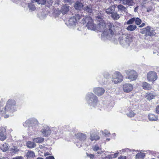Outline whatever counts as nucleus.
<instances>
[{"instance_id":"nucleus-49","label":"nucleus","mask_w":159,"mask_h":159,"mask_svg":"<svg viewBox=\"0 0 159 159\" xmlns=\"http://www.w3.org/2000/svg\"><path fill=\"white\" fill-rule=\"evenodd\" d=\"M46 159H54V158L52 156H50L46 157Z\"/></svg>"},{"instance_id":"nucleus-21","label":"nucleus","mask_w":159,"mask_h":159,"mask_svg":"<svg viewBox=\"0 0 159 159\" xmlns=\"http://www.w3.org/2000/svg\"><path fill=\"white\" fill-rule=\"evenodd\" d=\"M35 155L34 152L32 151H29L27 152L25 156L28 159H31L35 157Z\"/></svg>"},{"instance_id":"nucleus-51","label":"nucleus","mask_w":159,"mask_h":159,"mask_svg":"<svg viewBox=\"0 0 159 159\" xmlns=\"http://www.w3.org/2000/svg\"><path fill=\"white\" fill-rule=\"evenodd\" d=\"M145 25V24L144 23H142V24L140 25H139V27H140V28H142V27H144Z\"/></svg>"},{"instance_id":"nucleus-29","label":"nucleus","mask_w":159,"mask_h":159,"mask_svg":"<svg viewBox=\"0 0 159 159\" xmlns=\"http://www.w3.org/2000/svg\"><path fill=\"white\" fill-rule=\"evenodd\" d=\"M137 28V26L134 25H130L126 28L127 30L128 31H134Z\"/></svg>"},{"instance_id":"nucleus-37","label":"nucleus","mask_w":159,"mask_h":159,"mask_svg":"<svg viewBox=\"0 0 159 159\" xmlns=\"http://www.w3.org/2000/svg\"><path fill=\"white\" fill-rule=\"evenodd\" d=\"M135 21V17L132 18L126 22L127 25H130L134 23Z\"/></svg>"},{"instance_id":"nucleus-35","label":"nucleus","mask_w":159,"mask_h":159,"mask_svg":"<svg viewBox=\"0 0 159 159\" xmlns=\"http://www.w3.org/2000/svg\"><path fill=\"white\" fill-rule=\"evenodd\" d=\"M145 156V154L143 153H138L136 156V158H141L144 157Z\"/></svg>"},{"instance_id":"nucleus-24","label":"nucleus","mask_w":159,"mask_h":159,"mask_svg":"<svg viewBox=\"0 0 159 159\" xmlns=\"http://www.w3.org/2000/svg\"><path fill=\"white\" fill-rule=\"evenodd\" d=\"M100 137L96 134H90V139L92 141H97L99 139Z\"/></svg>"},{"instance_id":"nucleus-54","label":"nucleus","mask_w":159,"mask_h":159,"mask_svg":"<svg viewBox=\"0 0 159 159\" xmlns=\"http://www.w3.org/2000/svg\"><path fill=\"white\" fill-rule=\"evenodd\" d=\"M138 7H136L134 9V11L135 12H136L137 11V10L138 9Z\"/></svg>"},{"instance_id":"nucleus-4","label":"nucleus","mask_w":159,"mask_h":159,"mask_svg":"<svg viewBox=\"0 0 159 159\" xmlns=\"http://www.w3.org/2000/svg\"><path fill=\"white\" fill-rule=\"evenodd\" d=\"M38 122L35 119H30L23 123V125L26 127H28L30 131L34 133L38 131Z\"/></svg>"},{"instance_id":"nucleus-17","label":"nucleus","mask_w":159,"mask_h":159,"mask_svg":"<svg viewBox=\"0 0 159 159\" xmlns=\"http://www.w3.org/2000/svg\"><path fill=\"white\" fill-rule=\"evenodd\" d=\"M75 137L79 140L81 141H84L86 138L87 136L85 134L81 133H79L75 134Z\"/></svg>"},{"instance_id":"nucleus-7","label":"nucleus","mask_w":159,"mask_h":159,"mask_svg":"<svg viewBox=\"0 0 159 159\" xmlns=\"http://www.w3.org/2000/svg\"><path fill=\"white\" fill-rule=\"evenodd\" d=\"M150 26H148L146 28L140 29V32L142 34H145L146 36H153L155 35L156 33L154 30H151Z\"/></svg>"},{"instance_id":"nucleus-15","label":"nucleus","mask_w":159,"mask_h":159,"mask_svg":"<svg viewBox=\"0 0 159 159\" xmlns=\"http://www.w3.org/2000/svg\"><path fill=\"white\" fill-rule=\"evenodd\" d=\"M133 85L129 84H126L123 85V89L125 92L129 93L132 90Z\"/></svg>"},{"instance_id":"nucleus-8","label":"nucleus","mask_w":159,"mask_h":159,"mask_svg":"<svg viewBox=\"0 0 159 159\" xmlns=\"http://www.w3.org/2000/svg\"><path fill=\"white\" fill-rule=\"evenodd\" d=\"M123 76L121 73L118 72H115L113 75L112 81L115 84L121 82L123 80Z\"/></svg>"},{"instance_id":"nucleus-23","label":"nucleus","mask_w":159,"mask_h":159,"mask_svg":"<svg viewBox=\"0 0 159 159\" xmlns=\"http://www.w3.org/2000/svg\"><path fill=\"white\" fill-rule=\"evenodd\" d=\"M142 87L145 90H150L152 89L151 85L147 82H143L142 83Z\"/></svg>"},{"instance_id":"nucleus-45","label":"nucleus","mask_w":159,"mask_h":159,"mask_svg":"<svg viewBox=\"0 0 159 159\" xmlns=\"http://www.w3.org/2000/svg\"><path fill=\"white\" fill-rule=\"evenodd\" d=\"M156 112L159 114V105H158L156 108Z\"/></svg>"},{"instance_id":"nucleus-1","label":"nucleus","mask_w":159,"mask_h":159,"mask_svg":"<svg viewBox=\"0 0 159 159\" xmlns=\"http://www.w3.org/2000/svg\"><path fill=\"white\" fill-rule=\"evenodd\" d=\"M97 20L99 22L97 29L98 31L103 32L102 35L105 36L107 39H110L114 35L115 28L112 23L108 24L107 26L101 16L98 15L96 17Z\"/></svg>"},{"instance_id":"nucleus-20","label":"nucleus","mask_w":159,"mask_h":159,"mask_svg":"<svg viewBox=\"0 0 159 159\" xmlns=\"http://www.w3.org/2000/svg\"><path fill=\"white\" fill-rule=\"evenodd\" d=\"M121 16V14H118L116 11L111 15L112 19L115 20H118Z\"/></svg>"},{"instance_id":"nucleus-31","label":"nucleus","mask_w":159,"mask_h":159,"mask_svg":"<svg viewBox=\"0 0 159 159\" xmlns=\"http://www.w3.org/2000/svg\"><path fill=\"white\" fill-rule=\"evenodd\" d=\"M1 149L3 152H6L8 149V144L6 143H4L1 147Z\"/></svg>"},{"instance_id":"nucleus-59","label":"nucleus","mask_w":159,"mask_h":159,"mask_svg":"<svg viewBox=\"0 0 159 159\" xmlns=\"http://www.w3.org/2000/svg\"><path fill=\"white\" fill-rule=\"evenodd\" d=\"M110 140V139H108V138H107V140H108V141H109Z\"/></svg>"},{"instance_id":"nucleus-18","label":"nucleus","mask_w":159,"mask_h":159,"mask_svg":"<svg viewBox=\"0 0 159 159\" xmlns=\"http://www.w3.org/2000/svg\"><path fill=\"white\" fill-rule=\"evenodd\" d=\"M116 5H112L109 7L105 10V11L108 14L111 15L114 13L115 11V8Z\"/></svg>"},{"instance_id":"nucleus-44","label":"nucleus","mask_w":159,"mask_h":159,"mask_svg":"<svg viewBox=\"0 0 159 159\" xmlns=\"http://www.w3.org/2000/svg\"><path fill=\"white\" fill-rule=\"evenodd\" d=\"M12 159H23V158L22 156H18L13 157Z\"/></svg>"},{"instance_id":"nucleus-60","label":"nucleus","mask_w":159,"mask_h":159,"mask_svg":"<svg viewBox=\"0 0 159 159\" xmlns=\"http://www.w3.org/2000/svg\"><path fill=\"white\" fill-rule=\"evenodd\" d=\"M147 11L148 12H150V10H147Z\"/></svg>"},{"instance_id":"nucleus-2","label":"nucleus","mask_w":159,"mask_h":159,"mask_svg":"<svg viewBox=\"0 0 159 159\" xmlns=\"http://www.w3.org/2000/svg\"><path fill=\"white\" fill-rule=\"evenodd\" d=\"M114 36L111 38L110 40L113 41H115L118 38L120 44L123 47L127 48L130 45L132 41V38L129 35L126 34H123L120 35H116L114 33Z\"/></svg>"},{"instance_id":"nucleus-14","label":"nucleus","mask_w":159,"mask_h":159,"mask_svg":"<svg viewBox=\"0 0 159 159\" xmlns=\"http://www.w3.org/2000/svg\"><path fill=\"white\" fill-rule=\"evenodd\" d=\"M6 129L5 128H0V140L3 141L7 138Z\"/></svg>"},{"instance_id":"nucleus-47","label":"nucleus","mask_w":159,"mask_h":159,"mask_svg":"<svg viewBox=\"0 0 159 159\" xmlns=\"http://www.w3.org/2000/svg\"><path fill=\"white\" fill-rule=\"evenodd\" d=\"M46 2L48 3L49 5H52L53 3V1L52 0H46Z\"/></svg>"},{"instance_id":"nucleus-50","label":"nucleus","mask_w":159,"mask_h":159,"mask_svg":"<svg viewBox=\"0 0 159 159\" xmlns=\"http://www.w3.org/2000/svg\"><path fill=\"white\" fill-rule=\"evenodd\" d=\"M126 157L125 156H121L118 158V159H125Z\"/></svg>"},{"instance_id":"nucleus-13","label":"nucleus","mask_w":159,"mask_h":159,"mask_svg":"<svg viewBox=\"0 0 159 159\" xmlns=\"http://www.w3.org/2000/svg\"><path fill=\"white\" fill-rule=\"evenodd\" d=\"M64 2L66 4L65 5H63L61 8V11L62 14H66L69 11V6L67 4V3H69L70 0H64Z\"/></svg>"},{"instance_id":"nucleus-52","label":"nucleus","mask_w":159,"mask_h":159,"mask_svg":"<svg viewBox=\"0 0 159 159\" xmlns=\"http://www.w3.org/2000/svg\"><path fill=\"white\" fill-rule=\"evenodd\" d=\"M118 153H119V152H117V153H115L114 154V157H113L114 158H116L117 157L118 155Z\"/></svg>"},{"instance_id":"nucleus-28","label":"nucleus","mask_w":159,"mask_h":159,"mask_svg":"<svg viewBox=\"0 0 159 159\" xmlns=\"http://www.w3.org/2000/svg\"><path fill=\"white\" fill-rule=\"evenodd\" d=\"M118 8V11H120L121 12H125L126 11V9L125 7L123 6L122 5L120 4L117 6Z\"/></svg>"},{"instance_id":"nucleus-6","label":"nucleus","mask_w":159,"mask_h":159,"mask_svg":"<svg viewBox=\"0 0 159 159\" xmlns=\"http://www.w3.org/2000/svg\"><path fill=\"white\" fill-rule=\"evenodd\" d=\"M85 23L86 26L89 29L94 30L96 29V25L93 23V20L90 16H87L83 18Z\"/></svg>"},{"instance_id":"nucleus-53","label":"nucleus","mask_w":159,"mask_h":159,"mask_svg":"<svg viewBox=\"0 0 159 159\" xmlns=\"http://www.w3.org/2000/svg\"><path fill=\"white\" fill-rule=\"evenodd\" d=\"M0 159H9L7 156H5V157H2L0 158Z\"/></svg>"},{"instance_id":"nucleus-42","label":"nucleus","mask_w":159,"mask_h":159,"mask_svg":"<svg viewBox=\"0 0 159 159\" xmlns=\"http://www.w3.org/2000/svg\"><path fill=\"white\" fill-rule=\"evenodd\" d=\"M127 115L128 116L131 117L134 116V113L133 111H130L129 113L127 114Z\"/></svg>"},{"instance_id":"nucleus-30","label":"nucleus","mask_w":159,"mask_h":159,"mask_svg":"<svg viewBox=\"0 0 159 159\" xmlns=\"http://www.w3.org/2000/svg\"><path fill=\"white\" fill-rule=\"evenodd\" d=\"M44 140V139L41 137H38L34 138L33 139V141L34 142L37 143H41L43 142Z\"/></svg>"},{"instance_id":"nucleus-58","label":"nucleus","mask_w":159,"mask_h":159,"mask_svg":"<svg viewBox=\"0 0 159 159\" xmlns=\"http://www.w3.org/2000/svg\"><path fill=\"white\" fill-rule=\"evenodd\" d=\"M48 155V154L47 153V152L44 154V155L45 156H46V155Z\"/></svg>"},{"instance_id":"nucleus-38","label":"nucleus","mask_w":159,"mask_h":159,"mask_svg":"<svg viewBox=\"0 0 159 159\" xmlns=\"http://www.w3.org/2000/svg\"><path fill=\"white\" fill-rule=\"evenodd\" d=\"M103 75L104 78L106 79H109L110 78V75L108 72H104L103 74Z\"/></svg>"},{"instance_id":"nucleus-11","label":"nucleus","mask_w":159,"mask_h":159,"mask_svg":"<svg viewBox=\"0 0 159 159\" xmlns=\"http://www.w3.org/2000/svg\"><path fill=\"white\" fill-rule=\"evenodd\" d=\"M147 78L149 81H154L157 79V74L154 71H150L147 74Z\"/></svg>"},{"instance_id":"nucleus-40","label":"nucleus","mask_w":159,"mask_h":159,"mask_svg":"<svg viewBox=\"0 0 159 159\" xmlns=\"http://www.w3.org/2000/svg\"><path fill=\"white\" fill-rule=\"evenodd\" d=\"M86 155L88 157H89L90 159H94L95 155L93 154L86 153Z\"/></svg>"},{"instance_id":"nucleus-19","label":"nucleus","mask_w":159,"mask_h":159,"mask_svg":"<svg viewBox=\"0 0 159 159\" xmlns=\"http://www.w3.org/2000/svg\"><path fill=\"white\" fill-rule=\"evenodd\" d=\"M92 8V7L91 5H88L84 7V10L85 12L87 13L88 14H90L92 13L93 12Z\"/></svg>"},{"instance_id":"nucleus-33","label":"nucleus","mask_w":159,"mask_h":159,"mask_svg":"<svg viewBox=\"0 0 159 159\" xmlns=\"http://www.w3.org/2000/svg\"><path fill=\"white\" fill-rule=\"evenodd\" d=\"M135 24L139 25L142 23V20L138 17H135Z\"/></svg>"},{"instance_id":"nucleus-55","label":"nucleus","mask_w":159,"mask_h":159,"mask_svg":"<svg viewBox=\"0 0 159 159\" xmlns=\"http://www.w3.org/2000/svg\"><path fill=\"white\" fill-rule=\"evenodd\" d=\"M67 23H67V22H66L65 24H66L67 26H68L70 25V23L69 22H68Z\"/></svg>"},{"instance_id":"nucleus-56","label":"nucleus","mask_w":159,"mask_h":159,"mask_svg":"<svg viewBox=\"0 0 159 159\" xmlns=\"http://www.w3.org/2000/svg\"><path fill=\"white\" fill-rule=\"evenodd\" d=\"M102 153V152H98L97 153H98V154H101Z\"/></svg>"},{"instance_id":"nucleus-22","label":"nucleus","mask_w":159,"mask_h":159,"mask_svg":"<svg viewBox=\"0 0 159 159\" xmlns=\"http://www.w3.org/2000/svg\"><path fill=\"white\" fill-rule=\"evenodd\" d=\"M83 4L79 1H77L74 4V7L77 10H80L83 7Z\"/></svg>"},{"instance_id":"nucleus-34","label":"nucleus","mask_w":159,"mask_h":159,"mask_svg":"<svg viewBox=\"0 0 159 159\" xmlns=\"http://www.w3.org/2000/svg\"><path fill=\"white\" fill-rule=\"evenodd\" d=\"M133 0H121V2L124 4H129L132 3Z\"/></svg>"},{"instance_id":"nucleus-10","label":"nucleus","mask_w":159,"mask_h":159,"mask_svg":"<svg viewBox=\"0 0 159 159\" xmlns=\"http://www.w3.org/2000/svg\"><path fill=\"white\" fill-rule=\"evenodd\" d=\"M80 19V16L78 14H75V16L70 18V26H72L73 28L75 27L77 21Z\"/></svg>"},{"instance_id":"nucleus-48","label":"nucleus","mask_w":159,"mask_h":159,"mask_svg":"<svg viewBox=\"0 0 159 159\" xmlns=\"http://www.w3.org/2000/svg\"><path fill=\"white\" fill-rule=\"evenodd\" d=\"M99 81L102 84H104L105 83V80H103V79H99Z\"/></svg>"},{"instance_id":"nucleus-41","label":"nucleus","mask_w":159,"mask_h":159,"mask_svg":"<svg viewBox=\"0 0 159 159\" xmlns=\"http://www.w3.org/2000/svg\"><path fill=\"white\" fill-rule=\"evenodd\" d=\"M92 149L94 151H97L99 150H101V148H100L97 145H95L92 147Z\"/></svg>"},{"instance_id":"nucleus-57","label":"nucleus","mask_w":159,"mask_h":159,"mask_svg":"<svg viewBox=\"0 0 159 159\" xmlns=\"http://www.w3.org/2000/svg\"><path fill=\"white\" fill-rule=\"evenodd\" d=\"M37 159H43L42 157H38Z\"/></svg>"},{"instance_id":"nucleus-12","label":"nucleus","mask_w":159,"mask_h":159,"mask_svg":"<svg viewBox=\"0 0 159 159\" xmlns=\"http://www.w3.org/2000/svg\"><path fill=\"white\" fill-rule=\"evenodd\" d=\"M41 132L44 136L46 137L50 134L51 130L49 127L45 126H43Z\"/></svg>"},{"instance_id":"nucleus-36","label":"nucleus","mask_w":159,"mask_h":159,"mask_svg":"<svg viewBox=\"0 0 159 159\" xmlns=\"http://www.w3.org/2000/svg\"><path fill=\"white\" fill-rule=\"evenodd\" d=\"M28 7L29 8L30 10L31 11H34L35 9V7L32 3H28Z\"/></svg>"},{"instance_id":"nucleus-32","label":"nucleus","mask_w":159,"mask_h":159,"mask_svg":"<svg viewBox=\"0 0 159 159\" xmlns=\"http://www.w3.org/2000/svg\"><path fill=\"white\" fill-rule=\"evenodd\" d=\"M19 151V149L17 148V147L15 146H13L12 148H10V151L11 153H15Z\"/></svg>"},{"instance_id":"nucleus-26","label":"nucleus","mask_w":159,"mask_h":159,"mask_svg":"<svg viewBox=\"0 0 159 159\" xmlns=\"http://www.w3.org/2000/svg\"><path fill=\"white\" fill-rule=\"evenodd\" d=\"M26 146L29 148H35L36 144L33 142L28 141L27 142Z\"/></svg>"},{"instance_id":"nucleus-9","label":"nucleus","mask_w":159,"mask_h":159,"mask_svg":"<svg viewBox=\"0 0 159 159\" xmlns=\"http://www.w3.org/2000/svg\"><path fill=\"white\" fill-rule=\"evenodd\" d=\"M128 76L127 77L129 79L131 80H135L137 78V73L134 70H128L126 71Z\"/></svg>"},{"instance_id":"nucleus-3","label":"nucleus","mask_w":159,"mask_h":159,"mask_svg":"<svg viewBox=\"0 0 159 159\" xmlns=\"http://www.w3.org/2000/svg\"><path fill=\"white\" fill-rule=\"evenodd\" d=\"M15 101L12 99H9L7 102L6 105L4 108L1 109L0 107V114H6L7 112H13L15 111Z\"/></svg>"},{"instance_id":"nucleus-43","label":"nucleus","mask_w":159,"mask_h":159,"mask_svg":"<svg viewBox=\"0 0 159 159\" xmlns=\"http://www.w3.org/2000/svg\"><path fill=\"white\" fill-rule=\"evenodd\" d=\"M55 13L56 14V15L57 16L60 14L61 12L59 10H57L55 12Z\"/></svg>"},{"instance_id":"nucleus-27","label":"nucleus","mask_w":159,"mask_h":159,"mask_svg":"<svg viewBox=\"0 0 159 159\" xmlns=\"http://www.w3.org/2000/svg\"><path fill=\"white\" fill-rule=\"evenodd\" d=\"M156 96V95L154 93H150L147 94L146 97L148 100H150L154 98Z\"/></svg>"},{"instance_id":"nucleus-39","label":"nucleus","mask_w":159,"mask_h":159,"mask_svg":"<svg viewBox=\"0 0 159 159\" xmlns=\"http://www.w3.org/2000/svg\"><path fill=\"white\" fill-rule=\"evenodd\" d=\"M39 4H44L46 2V0H37L35 1Z\"/></svg>"},{"instance_id":"nucleus-46","label":"nucleus","mask_w":159,"mask_h":159,"mask_svg":"<svg viewBox=\"0 0 159 159\" xmlns=\"http://www.w3.org/2000/svg\"><path fill=\"white\" fill-rule=\"evenodd\" d=\"M104 133L105 134L107 135L110 134V132L107 130H105Z\"/></svg>"},{"instance_id":"nucleus-5","label":"nucleus","mask_w":159,"mask_h":159,"mask_svg":"<svg viewBox=\"0 0 159 159\" xmlns=\"http://www.w3.org/2000/svg\"><path fill=\"white\" fill-rule=\"evenodd\" d=\"M88 104L91 107H95L98 104V98L96 95L92 93H89L86 97Z\"/></svg>"},{"instance_id":"nucleus-25","label":"nucleus","mask_w":159,"mask_h":159,"mask_svg":"<svg viewBox=\"0 0 159 159\" xmlns=\"http://www.w3.org/2000/svg\"><path fill=\"white\" fill-rule=\"evenodd\" d=\"M148 118L150 121H156L158 119V116H157L151 114L148 115Z\"/></svg>"},{"instance_id":"nucleus-16","label":"nucleus","mask_w":159,"mask_h":159,"mask_svg":"<svg viewBox=\"0 0 159 159\" xmlns=\"http://www.w3.org/2000/svg\"><path fill=\"white\" fill-rule=\"evenodd\" d=\"M93 91L95 94L98 96H101L104 93L105 90L102 88L97 87L94 89Z\"/></svg>"}]
</instances>
